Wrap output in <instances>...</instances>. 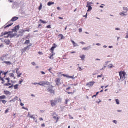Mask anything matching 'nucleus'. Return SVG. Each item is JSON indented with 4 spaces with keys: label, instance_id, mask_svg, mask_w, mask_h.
<instances>
[{
    "label": "nucleus",
    "instance_id": "obj_1",
    "mask_svg": "<svg viewBox=\"0 0 128 128\" xmlns=\"http://www.w3.org/2000/svg\"><path fill=\"white\" fill-rule=\"evenodd\" d=\"M8 71L6 72H4L3 73L2 71H0V76L2 75V74L3 75V77L0 76V80H2L1 83L2 84H4V86H8L9 85H10L11 84L9 83L10 81V78H4L6 76V74L8 72Z\"/></svg>",
    "mask_w": 128,
    "mask_h": 128
},
{
    "label": "nucleus",
    "instance_id": "obj_2",
    "mask_svg": "<svg viewBox=\"0 0 128 128\" xmlns=\"http://www.w3.org/2000/svg\"><path fill=\"white\" fill-rule=\"evenodd\" d=\"M65 91L68 93V94H73L75 92V89L74 87L68 86L66 88Z\"/></svg>",
    "mask_w": 128,
    "mask_h": 128
},
{
    "label": "nucleus",
    "instance_id": "obj_3",
    "mask_svg": "<svg viewBox=\"0 0 128 128\" xmlns=\"http://www.w3.org/2000/svg\"><path fill=\"white\" fill-rule=\"evenodd\" d=\"M6 34H7V36H6V37H10V38H12L15 36V34L11 33L10 32H2L1 33L0 36H2Z\"/></svg>",
    "mask_w": 128,
    "mask_h": 128
},
{
    "label": "nucleus",
    "instance_id": "obj_4",
    "mask_svg": "<svg viewBox=\"0 0 128 128\" xmlns=\"http://www.w3.org/2000/svg\"><path fill=\"white\" fill-rule=\"evenodd\" d=\"M52 118L54 120H56L55 122H57L60 118L58 116V114H56V112H54L52 114Z\"/></svg>",
    "mask_w": 128,
    "mask_h": 128
},
{
    "label": "nucleus",
    "instance_id": "obj_5",
    "mask_svg": "<svg viewBox=\"0 0 128 128\" xmlns=\"http://www.w3.org/2000/svg\"><path fill=\"white\" fill-rule=\"evenodd\" d=\"M53 86L52 85H50L48 86L47 90L48 92H49L51 94H54V91L53 90L52 88Z\"/></svg>",
    "mask_w": 128,
    "mask_h": 128
},
{
    "label": "nucleus",
    "instance_id": "obj_6",
    "mask_svg": "<svg viewBox=\"0 0 128 128\" xmlns=\"http://www.w3.org/2000/svg\"><path fill=\"white\" fill-rule=\"evenodd\" d=\"M38 84L42 86H44L46 84L49 86L50 84V82L48 81H43L40 82L39 83H38Z\"/></svg>",
    "mask_w": 128,
    "mask_h": 128
},
{
    "label": "nucleus",
    "instance_id": "obj_7",
    "mask_svg": "<svg viewBox=\"0 0 128 128\" xmlns=\"http://www.w3.org/2000/svg\"><path fill=\"white\" fill-rule=\"evenodd\" d=\"M126 73L124 71L119 72V75L121 79L124 80L125 78V75Z\"/></svg>",
    "mask_w": 128,
    "mask_h": 128
},
{
    "label": "nucleus",
    "instance_id": "obj_8",
    "mask_svg": "<svg viewBox=\"0 0 128 128\" xmlns=\"http://www.w3.org/2000/svg\"><path fill=\"white\" fill-rule=\"evenodd\" d=\"M50 102L51 106H53L56 105L57 102V100H50Z\"/></svg>",
    "mask_w": 128,
    "mask_h": 128
},
{
    "label": "nucleus",
    "instance_id": "obj_9",
    "mask_svg": "<svg viewBox=\"0 0 128 128\" xmlns=\"http://www.w3.org/2000/svg\"><path fill=\"white\" fill-rule=\"evenodd\" d=\"M55 81L56 85L58 86L60 85L61 84L60 78H56L55 80Z\"/></svg>",
    "mask_w": 128,
    "mask_h": 128
},
{
    "label": "nucleus",
    "instance_id": "obj_10",
    "mask_svg": "<svg viewBox=\"0 0 128 128\" xmlns=\"http://www.w3.org/2000/svg\"><path fill=\"white\" fill-rule=\"evenodd\" d=\"M16 73L17 74V77H20V76L22 74V73H19V72H18V71L19 70V69L18 68H16Z\"/></svg>",
    "mask_w": 128,
    "mask_h": 128
},
{
    "label": "nucleus",
    "instance_id": "obj_11",
    "mask_svg": "<svg viewBox=\"0 0 128 128\" xmlns=\"http://www.w3.org/2000/svg\"><path fill=\"white\" fill-rule=\"evenodd\" d=\"M94 82H90L87 83L86 84V86H92L94 84Z\"/></svg>",
    "mask_w": 128,
    "mask_h": 128
},
{
    "label": "nucleus",
    "instance_id": "obj_12",
    "mask_svg": "<svg viewBox=\"0 0 128 128\" xmlns=\"http://www.w3.org/2000/svg\"><path fill=\"white\" fill-rule=\"evenodd\" d=\"M19 26L18 25L16 26L12 29V30L16 32V30H18L19 29Z\"/></svg>",
    "mask_w": 128,
    "mask_h": 128
},
{
    "label": "nucleus",
    "instance_id": "obj_13",
    "mask_svg": "<svg viewBox=\"0 0 128 128\" xmlns=\"http://www.w3.org/2000/svg\"><path fill=\"white\" fill-rule=\"evenodd\" d=\"M4 42L6 44L8 45L10 43V40L8 39H6L4 40Z\"/></svg>",
    "mask_w": 128,
    "mask_h": 128
},
{
    "label": "nucleus",
    "instance_id": "obj_14",
    "mask_svg": "<svg viewBox=\"0 0 128 128\" xmlns=\"http://www.w3.org/2000/svg\"><path fill=\"white\" fill-rule=\"evenodd\" d=\"M18 19V18L16 16H14L11 19V20L12 21H15Z\"/></svg>",
    "mask_w": 128,
    "mask_h": 128
},
{
    "label": "nucleus",
    "instance_id": "obj_15",
    "mask_svg": "<svg viewBox=\"0 0 128 128\" xmlns=\"http://www.w3.org/2000/svg\"><path fill=\"white\" fill-rule=\"evenodd\" d=\"M58 37H60V39L59 40H62V39H64L65 38L64 37V36H63L62 34H59V35H58Z\"/></svg>",
    "mask_w": 128,
    "mask_h": 128
},
{
    "label": "nucleus",
    "instance_id": "obj_16",
    "mask_svg": "<svg viewBox=\"0 0 128 128\" xmlns=\"http://www.w3.org/2000/svg\"><path fill=\"white\" fill-rule=\"evenodd\" d=\"M4 94L6 95L10 94V92L7 90H4Z\"/></svg>",
    "mask_w": 128,
    "mask_h": 128
},
{
    "label": "nucleus",
    "instance_id": "obj_17",
    "mask_svg": "<svg viewBox=\"0 0 128 128\" xmlns=\"http://www.w3.org/2000/svg\"><path fill=\"white\" fill-rule=\"evenodd\" d=\"M92 2H87V4L86 6L87 7H89V6H91L92 5Z\"/></svg>",
    "mask_w": 128,
    "mask_h": 128
},
{
    "label": "nucleus",
    "instance_id": "obj_18",
    "mask_svg": "<svg viewBox=\"0 0 128 128\" xmlns=\"http://www.w3.org/2000/svg\"><path fill=\"white\" fill-rule=\"evenodd\" d=\"M90 48V46H88L86 47L83 48H82V50H88Z\"/></svg>",
    "mask_w": 128,
    "mask_h": 128
},
{
    "label": "nucleus",
    "instance_id": "obj_19",
    "mask_svg": "<svg viewBox=\"0 0 128 128\" xmlns=\"http://www.w3.org/2000/svg\"><path fill=\"white\" fill-rule=\"evenodd\" d=\"M13 24V23H10V24H8L6 26H4V28H7L9 26H11Z\"/></svg>",
    "mask_w": 128,
    "mask_h": 128
},
{
    "label": "nucleus",
    "instance_id": "obj_20",
    "mask_svg": "<svg viewBox=\"0 0 128 128\" xmlns=\"http://www.w3.org/2000/svg\"><path fill=\"white\" fill-rule=\"evenodd\" d=\"M71 41L72 42V44L74 45V47L76 46H78V45H77V44L73 40H71Z\"/></svg>",
    "mask_w": 128,
    "mask_h": 128
},
{
    "label": "nucleus",
    "instance_id": "obj_21",
    "mask_svg": "<svg viewBox=\"0 0 128 128\" xmlns=\"http://www.w3.org/2000/svg\"><path fill=\"white\" fill-rule=\"evenodd\" d=\"M54 4V2H48L47 3V5L48 6H50L52 4Z\"/></svg>",
    "mask_w": 128,
    "mask_h": 128
},
{
    "label": "nucleus",
    "instance_id": "obj_22",
    "mask_svg": "<svg viewBox=\"0 0 128 128\" xmlns=\"http://www.w3.org/2000/svg\"><path fill=\"white\" fill-rule=\"evenodd\" d=\"M10 77H13L14 78V79H15L16 78L14 76V75L13 73H10Z\"/></svg>",
    "mask_w": 128,
    "mask_h": 128
},
{
    "label": "nucleus",
    "instance_id": "obj_23",
    "mask_svg": "<svg viewBox=\"0 0 128 128\" xmlns=\"http://www.w3.org/2000/svg\"><path fill=\"white\" fill-rule=\"evenodd\" d=\"M3 62L7 65H10L11 64V62L10 61H4Z\"/></svg>",
    "mask_w": 128,
    "mask_h": 128
},
{
    "label": "nucleus",
    "instance_id": "obj_24",
    "mask_svg": "<svg viewBox=\"0 0 128 128\" xmlns=\"http://www.w3.org/2000/svg\"><path fill=\"white\" fill-rule=\"evenodd\" d=\"M80 57L81 58L82 60H84L85 58V56L84 55H82L80 56Z\"/></svg>",
    "mask_w": 128,
    "mask_h": 128
},
{
    "label": "nucleus",
    "instance_id": "obj_25",
    "mask_svg": "<svg viewBox=\"0 0 128 128\" xmlns=\"http://www.w3.org/2000/svg\"><path fill=\"white\" fill-rule=\"evenodd\" d=\"M30 42V40H26L24 43V44H29Z\"/></svg>",
    "mask_w": 128,
    "mask_h": 128
},
{
    "label": "nucleus",
    "instance_id": "obj_26",
    "mask_svg": "<svg viewBox=\"0 0 128 128\" xmlns=\"http://www.w3.org/2000/svg\"><path fill=\"white\" fill-rule=\"evenodd\" d=\"M18 84H17L15 85H14L13 86L14 87V89H16L18 88Z\"/></svg>",
    "mask_w": 128,
    "mask_h": 128
},
{
    "label": "nucleus",
    "instance_id": "obj_27",
    "mask_svg": "<svg viewBox=\"0 0 128 128\" xmlns=\"http://www.w3.org/2000/svg\"><path fill=\"white\" fill-rule=\"evenodd\" d=\"M28 48L26 46V47H24V48L22 49V52H25L26 50V49Z\"/></svg>",
    "mask_w": 128,
    "mask_h": 128
},
{
    "label": "nucleus",
    "instance_id": "obj_28",
    "mask_svg": "<svg viewBox=\"0 0 128 128\" xmlns=\"http://www.w3.org/2000/svg\"><path fill=\"white\" fill-rule=\"evenodd\" d=\"M52 54L50 55V56H49V58L51 59H53L54 58V57H53V55H54V54L53 53Z\"/></svg>",
    "mask_w": 128,
    "mask_h": 128
},
{
    "label": "nucleus",
    "instance_id": "obj_29",
    "mask_svg": "<svg viewBox=\"0 0 128 128\" xmlns=\"http://www.w3.org/2000/svg\"><path fill=\"white\" fill-rule=\"evenodd\" d=\"M54 48L53 47H52L50 49V50L51 51L52 54L54 52Z\"/></svg>",
    "mask_w": 128,
    "mask_h": 128
},
{
    "label": "nucleus",
    "instance_id": "obj_30",
    "mask_svg": "<svg viewBox=\"0 0 128 128\" xmlns=\"http://www.w3.org/2000/svg\"><path fill=\"white\" fill-rule=\"evenodd\" d=\"M42 8V4L41 3H40V6L38 7V10H41Z\"/></svg>",
    "mask_w": 128,
    "mask_h": 128
},
{
    "label": "nucleus",
    "instance_id": "obj_31",
    "mask_svg": "<svg viewBox=\"0 0 128 128\" xmlns=\"http://www.w3.org/2000/svg\"><path fill=\"white\" fill-rule=\"evenodd\" d=\"M6 97L4 95H3L0 96V99L6 98Z\"/></svg>",
    "mask_w": 128,
    "mask_h": 128
},
{
    "label": "nucleus",
    "instance_id": "obj_32",
    "mask_svg": "<svg viewBox=\"0 0 128 128\" xmlns=\"http://www.w3.org/2000/svg\"><path fill=\"white\" fill-rule=\"evenodd\" d=\"M89 7H88V9L87 10V11L88 12L89 11L91 10L92 9V7L91 6H89Z\"/></svg>",
    "mask_w": 128,
    "mask_h": 128
},
{
    "label": "nucleus",
    "instance_id": "obj_33",
    "mask_svg": "<svg viewBox=\"0 0 128 128\" xmlns=\"http://www.w3.org/2000/svg\"><path fill=\"white\" fill-rule=\"evenodd\" d=\"M57 101H58V102H61L62 101V99L61 98H59L57 99Z\"/></svg>",
    "mask_w": 128,
    "mask_h": 128
},
{
    "label": "nucleus",
    "instance_id": "obj_34",
    "mask_svg": "<svg viewBox=\"0 0 128 128\" xmlns=\"http://www.w3.org/2000/svg\"><path fill=\"white\" fill-rule=\"evenodd\" d=\"M1 101L4 104H5L6 102V101L4 100H0V102Z\"/></svg>",
    "mask_w": 128,
    "mask_h": 128
},
{
    "label": "nucleus",
    "instance_id": "obj_35",
    "mask_svg": "<svg viewBox=\"0 0 128 128\" xmlns=\"http://www.w3.org/2000/svg\"><path fill=\"white\" fill-rule=\"evenodd\" d=\"M39 21L41 22L43 24H45L46 23V22L42 20L41 19H40L39 20Z\"/></svg>",
    "mask_w": 128,
    "mask_h": 128
},
{
    "label": "nucleus",
    "instance_id": "obj_36",
    "mask_svg": "<svg viewBox=\"0 0 128 128\" xmlns=\"http://www.w3.org/2000/svg\"><path fill=\"white\" fill-rule=\"evenodd\" d=\"M116 104H119V100H118L117 99L116 100Z\"/></svg>",
    "mask_w": 128,
    "mask_h": 128
},
{
    "label": "nucleus",
    "instance_id": "obj_37",
    "mask_svg": "<svg viewBox=\"0 0 128 128\" xmlns=\"http://www.w3.org/2000/svg\"><path fill=\"white\" fill-rule=\"evenodd\" d=\"M30 118H33V119H34V115H31V116H30Z\"/></svg>",
    "mask_w": 128,
    "mask_h": 128
},
{
    "label": "nucleus",
    "instance_id": "obj_38",
    "mask_svg": "<svg viewBox=\"0 0 128 128\" xmlns=\"http://www.w3.org/2000/svg\"><path fill=\"white\" fill-rule=\"evenodd\" d=\"M120 15H121V16H124V15H126V14H124V13H123V12H121L120 13Z\"/></svg>",
    "mask_w": 128,
    "mask_h": 128
},
{
    "label": "nucleus",
    "instance_id": "obj_39",
    "mask_svg": "<svg viewBox=\"0 0 128 128\" xmlns=\"http://www.w3.org/2000/svg\"><path fill=\"white\" fill-rule=\"evenodd\" d=\"M50 26H51L50 25H49L47 26L46 27V28H51V27Z\"/></svg>",
    "mask_w": 128,
    "mask_h": 128
},
{
    "label": "nucleus",
    "instance_id": "obj_40",
    "mask_svg": "<svg viewBox=\"0 0 128 128\" xmlns=\"http://www.w3.org/2000/svg\"><path fill=\"white\" fill-rule=\"evenodd\" d=\"M57 46V45L56 44H55L54 43L53 44V46L52 47H54V48H55Z\"/></svg>",
    "mask_w": 128,
    "mask_h": 128
},
{
    "label": "nucleus",
    "instance_id": "obj_41",
    "mask_svg": "<svg viewBox=\"0 0 128 128\" xmlns=\"http://www.w3.org/2000/svg\"><path fill=\"white\" fill-rule=\"evenodd\" d=\"M23 80L22 79H21L19 81V84H21V83L23 82Z\"/></svg>",
    "mask_w": 128,
    "mask_h": 128
},
{
    "label": "nucleus",
    "instance_id": "obj_42",
    "mask_svg": "<svg viewBox=\"0 0 128 128\" xmlns=\"http://www.w3.org/2000/svg\"><path fill=\"white\" fill-rule=\"evenodd\" d=\"M102 74H101V75H98L97 76V78H98L99 77H102Z\"/></svg>",
    "mask_w": 128,
    "mask_h": 128
},
{
    "label": "nucleus",
    "instance_id": "obj_43",
    "mask_svg": "<svg viewBox=\"0 0 128 128\" xmlns=\"http://www.w3.org/2000/svg\"><path fill=\"white\" fill-rule=\"evenodd\" d=\"M8 110H9L8 108H7V109H6L5 110V114L7 112H8Z\"/></svg>",
    "mask_w": 128,
    "mask_h": 128
},
{
    "label": "nucleus",
    "instance_id": "obj_44",
    "mask_svg": "<svg viewBox=\"0 0 128 128\" xmlns=\"http://www.w3.org/2000/svg\"><path fill=\"white\" fill-rule=\"evenodd\" d=\"M32 44L30 43V44L29 45H28L26 47H27L28 48L29 46H31L32 45Z\"/></svg>",
    "mask_w": 128,
    "mask_h": 128
},
{
    "label": "nucleus",
    "instance_id": "obj_45",
    "mask_svg": "<svg viewBox=\"0 0 128 128\" xmlns=\"http://www.w3.org/2000/svg\"><path fill=\"white\" fill-rule=\"evenodd\" d=\"M68 78H74V76H69Z\"/></svg>",
    "mask_w": 128,
    "mask_h": 128
},
{
    "label": "nucleus",
    "instance_id": "obj_46",
    "mask_svg": "<svg viewBox=\"0 0 128 128\" xmlns=\"http://www.w3.org/2000/svg\"><path fill=\"white\" fill-rule=\"evenodd\" d=\"M112 64H110L108 66V67L110 68H112Z\"/></svg>",
    "mask_w": 128,
    "mask_h": 128
},
{
    "label": "nucleus",
    "instance_id": "obj_47",
    "mask_svg": "<svg viewBox=\"0 0 128 128\" xmlns=\"http://www.w3.org/2000/svg\"><path fill=\"white\" fill-rule=\"evenodd\" d=\"M113 122L115 124H116L117 123V121L115 120H114L113 121Z\"/></svg>",
    "mask_w": 128,
    "mask_h": 128
},
{
    "label": "nucleus",
    "instance_id": "obj_48",
    "mask_svg": "<svg viewBox=\"0 0 128 128\" xmlns=\"http://www.w3.org/2000/svg\"><path fill=\"white\" fill-rule=\"evenodd\" d=\"M38 54L40 55L43 54V53L40 52H38Z\"/></svg>",
    "mask_w": 128,
    "mask_h": 128
},
{
    "label": "nucleus",
    "instance_id": "obj_49",
    "mask_svg": "<svg viewBox=\"0 0 128 128\" xmlns=\"http://www.w3.org/2000/svg\"><path fill=\"white\" fill-rule=\"evenodd\" d=\"M80 43L81 44H85V43L84 42H80Z\"/></svg>",
    "mask_w": 128,
    "mask_h": 128
},
{
    "label": "nucleus",
    "instance_id": "obj_50",
    "mask_svg": "<svg viewBox=\"0 0 128 128\" xmlns=\"http://www.w3.org/2000/svg\"><path fill=\"white\" fill-rule=\"evenodd\" d=\"M32 64L33 66L35 64V63L34 62H33L31 63Z\"/></svg>",
    "mask_w": 128,
    "mask_h": 128
},
{
    "label": "nucleus",
    "instance_id": "obj_51",
    "mask_svg": "<svg viewBox=\"0 0 128 128\" xmlns=\"http://www.w3.org/2000/svg\"><path fill=\"white\" fill-rule=\"evenodd\" d=\"M123 9L124 10H127V8L126 7H123Z\"/></svg>",
    "mask_w": 128,
    "mask_h": 128
},
{
    "label": "nucleus",
    "instance_id": "obj_52",
    "mask_svg": "<svg viewBox=\"0 0 128 128\" xmlns=\"http://www.w3.org/2000/svg\"><path fill=\"white\" fill-rule=\"evenodd\" d=\"M21 31L22 32H25L26 31H25V30H24L22 29L21 30Z\"/></svg>",
    "mask_w": 128,
    "mask_h": 128
},
{
    "label": "nucleus",
    "instance_id": "obj_53",
    "mask_svg": "<svg viewBox=\"0 0 128 128\" xmlns=\"http://www.w3.org/2000/svg\"><path fill=\"white\" fill-rule=\"evenodd\" d=\"M79 32H81L82 31V30L81 28H80L79 29Z\"/></svg>",
    "mask_w": 128,
    "mask_h": 128
},
{
    "label": "nucleus",
    "instance_id": "obj_54",
    "mask_svg": "<svg viewBox=\"0 0 128 128\" xmlns=\"http://www.w3.org/2000/svg\"><path fill=\"white\" fill-rule=\"evenodd\" d=\"M40 72L42 74H45V72H44L42 71Z\"/></svg>",
    "mask_w": 128,
    "mask_h": 128
},
{
    "label": "nucleus",
    "instance_id": "obj_55",
    "mask_svg": "<svg viewBox=\"0 0 128 128\" xmlns=\"http://www.w3.org/2000/svg\"><path fill=\"white\" fill-rule=\"evenodd\" d=\"M41 126L42 127H44L45 126V124L44 123L42 124H41Z\"/></svg>",
    "mask_w": 128,
    "mask_h": 128
},
{
    "label": "nucleus",
    "instance_id": "obj_56",
    "mask_svg": "<svg viewBox=\"0 0 128 128\" xmlns=\"http://www.w3.org/2000/svg\"><path fill=\"white\" fill-rule=\"evenodd\" d=\"M68 100H65V103L66 104L68 103Z\"/></svg>",
    "mask_w": 128,
    "mask_h": 128
},
{
    "label": "nucleus",
    "instance_id": "obj_57",
    "mask_svg": "<svg viewBox=\"0 0 128 128\" xmlns=\"http://www.w3.org/2000/svg\"><path fill=\"white\" fill-rule=\"evenodd\" d=\"M52 68H50L49 69H48V70L50 71V72H51L50 71V70L52 69Z\"/></svg>",
    "mask_w": 128,
    "mask_h": 128
},
{
    "label": "nucleus",
    "instance_id": "obj_58",
    "mask_svg": "<svg viewBox=\"0 0 128 128\" xmlns=\"http://www.w3.org/2000/svg\"><path fill=\"white\" fill-rule=\"evenodd\" d=\"M115 30H120V29L119 28H116Z\"/></svg>",
    "mask_w": 128,
    "mask_h": 128
},
{
    "label": "nucleus",
    "instance_id": "obj_59",
    "mask_svg": "<svg viewBox=\"0 0 128 128\" xmlns=\"http://www.w3.org/2000/svg\"><path fill=\"white\" fill-rule=\"evenodd\" d=\"M39 120L40 121L43 120V119L42 118H39Z\"/></svg>",
    "mask_w": 128,
    "mask_h": 128
},
{
    "label": "nucleus",
    "instance_id": "obj_60",
    "mask_svg": "<svg viewBox=\"0 0 128 128\" xmlns=\"http://www.w3.org/2000/svg\"><path fill=\"white\" fill-rule=\"evenodd\" d=\"M78 68L79 70H82V69L81 68V67H80V66H78Z\"/></svg>",
    "mask_w": 128,
    "mask_h": 128
},
{
    "label": "nucleus",
    "instance_id": "obj_61",
    "mask_svg": "<svg viewBox=\"0 0 128 128\" xmlns=\"http://www.w3.org/2000/svg\"><path fill=\"white\" fill-rule=\"evenodd\" d=\"M24 104L22 103V102H21L20 103V105L21 106H22L24 105Z\"/></svg>",
    "mask_w": 128,
    "mask_h": 128
},
{
    "label": "nucleus",
    "instance_id": "obj_62",
    "mask_svg": "<svg viewBox=\"0 0 128 128\" xmlns=\"http://www.w3.org/2000/svg\"><path fill=\"white\" fill-rule=\"evenodd\" d=\"M28 116L29 117H30V116H31V115L30 114V113L29 112H28Z\"/></svg>",
    "mask_w": 128,
    "mask_h": 128
},
{
    "label": "nucleus",
    "instance_id": "obj_63",
    "mask_svg": "<svg viewBox=\"0 0 128 128\" xmlns=\"http://www.w3.org/2000/svg\"><path fill=\"white\" fill-rule=\"evenodd\" d=\"M57 8L58 10H60V8L59 7H58Z\"/></svg>",
    "mask_w": 128,
    "mask_h": 128
},
{
    "label": "nucleus",
    "instance_id": "obj_64",
    "mask_svg": "<svg viewBox=\"0 0 128 128\" xmlns=\"http://www.w3.org/2000/svg\"><path fill=\"white\" fill-rule=\"evenodd\" d=\"M126 38H128V34H127L126 35Z\"/></svg>",
    "mask_w": 128,
    "mask_h": 128
}]
</instances>
